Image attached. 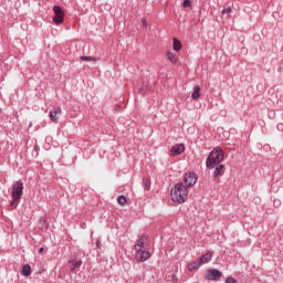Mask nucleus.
<instances>
[{"label": "nucleus", "instance_id": "16", "mask_svg": "<svg viewBox=\"0 0 283 283\" xmlns=\"http://www.w3.org/2000/svg\"><path fill=\"white\" fill-rule=\"evenodd\" d=\"M192 101H198L200 98V86H195L193 92L191 93Z\"/></svg>", "mask_w": 283, "mask_h": 283}, {"label": "nucleus", "instance_id": "18", "mask_svg": "<svg viewBox=\"0 0 283 283\" xmlns=\"http://www.w3.org/2000/svg\"><path fill=\"white\" fill-rule=\"evenodd\" d=\"M71 263V271H76V269H80L81 264H83V261H70Z\"/></svg>", "mask_w": 283, "mask_h": 283}, {"label": "nucleus", "instance_id": "2", "mask_svg": "<svg viewBox=\"0 0 283 283\" xmlns=\"http://www.w3.org/2000/svg\"><path fill=\"white\" fill-rule=\"evenodd\" d=\"M188 196L189 191L187 190V187H185L184 184L175 185L170 192L172 202H177L178 205H182L184 202H186Z\"/></svg>", "mask_w": 283, "mask_h": 283}, {"label": "nucleus", "instance_id": "10", "mask_svg": "<svg viewBox=\"0 0 283 283\" xmlns=\"http://www.w3.org/2000/svg\"><path fill=\"white\" fill-rule=\"evenodd\" d=\"M211 258H213V252H207L199 259V262L201 265L209 264V261L211 260Z\"/></svg>", "mask_w": 283, "mask_h": 283}, {"label": "nucleus", "instance_id": "22", "mask_svg": "<svg viewBox=\"0 0 283 283\" xmlns=\"http://www.w3.org/2000/svg\"><path fill=\"white\" fill-rule=\"evenodd\" d=\"M182 8H191V0H185L182 3Z\"/></svg>", "mask_w": 283, "mask_h": 283}, {"label": "nucleus", "instance_id": "13", "mask_svg": "<svg viewBox=\"0 0 283 283\" xmlns=\"http://www.w3.org/2000/svg\"><path fill=\"white\" fill-rule=\"evenodd\" d=\"M231 12H233V9L231 8V6L226 4L223 7V10L221 11V14L222 15L227 14V19H231Z\"/></svg>", "mask_w": 283, "mask_h": 283}, {"label": "nucleus", "instance_id": "23", "mask_svg": "<svg viewBox=\"0 0 283 283\" xmlns=\"http://www.w3.org/2000/svg\"><path fill=\"white\" fill-rule=\"evenodd\" d=\"M143 25L147 27V21L146 20L143 21Z\"/></svg>", "mask_w": 283, "mask_h": 283}, {"label": "nucleus", "instance_id": "6", "mask_svg": "<svg viewBox=\"0 0 283 283\" xmlns=\"http://www.w3.org/2000/svg\"><path fill=\"white\" fill-rule=\"evenodd\" d=\"M186 187H193L198 182V175L196 172H187L184 177Z\"/></svg>", "mask_w": 283, "mask_h": 283}, {"label": "nucleus", "instance_id": "9", "mask_svg": "<svg viewBox=\"0 0 283 283\" xmlns=\"http://www.w3.org/2000/svg\"><path fill=\"white\" fill-rule=\"evenodd\" d=\"M219 277H222V272L218 270H209L207 274L208 280H218Z\"/></svg>", "mask_w": 283, "mask_h": 283}, {"label": "nucleus", "instance_id": "24", "mask_svg": "<svg viewBox=\"0 0 283 283\" xmlns=\"http://www.w3.org/2000/svg\"><path fill=\"white\" fill-rule=\"evenodd\" d=\"M44 249L40 248L39 253H43Z\"/></svg>", "mask_w": 283, "mask_h": 283}, {"label": "nucleus", "instance_id": "12", "mask_svg": "<svg viewBox=\"0 0 283 283\" xmlns=\"http://www.w3.org/2000/svg\"><path fill=\"white\" fill-rule=\"evenodd\" d=\"M200 266H202L200 260L193 261L192 263L188 264V271H198Z\"/></svg>", "mask_w": 283, "mask_h": 283}, {"label": "nucleus", "instance_id": "1", "mask_svg": "<svg viewBox=\"0 0 283 283\" xmlns=\"http://www.w3.org/2000/svg\"><path fill=\"white\" fill-rule=\"evenodd\" d=\"M149 258H151V253H149V238L142 235L135 244V260L137 262H147Z\"/></svg>", "mask_w": 283, "mask_h": 283}, {"label": "nucleus", "instance_id": "11", "mask_svg": "<svg viewBox=\"0 0 283 283\" xmlns=\"http://www.w3.org/2000/svg\"><path fill=\"white\" fill-rule=\"evenodd\" d=\"M219 176H224V165H219L213 172V178H219Z\"/></svg>", "mask_w": 283, "mask_h": 283}, {"label": "nucleus", "instance_id": "3", "mask_svg": "<svg viewBox=\"0 0 283 283\" xmlns=\"http://www.w3.org/2000/svg\"><path fill=\"white\" fill-rule=\"evenodd\" d=\"M222 160H224V151H222V148L216 147L209 154L206 161V167L208 169H216V167H218L219 163H222Z\"/></svg>", "mask_w": 283, "mask_h": 283}, {"label": "nucleus", "instance_id": "5", "mask_svg": "<svg viewBox=\"0 0 283 283\" xmlns=\"http://www.w3.org/2000/svg\"><path fill=\"white\" fill-rule=\"evenodd\" d=\"M53 12H54L53 22L56 25H61L63 21H65V11H63V8L59 6H54Z\"/></svg>", "mask_w": 283, "mask_h": 283}, {"label": "nucleus", "instance_id": "14", "mask_svg": "<svg viewBox=\"0 0 283 283\" xmlns=\"http://www.w3.org/2000/svg\"><path fill=\"white\" fill-rule=\"evenodd\" d=\"M166 56H167L168 61H170V63H174V64L178 63V56L174 52L168 51L166 53Z\"/></svg>", "mask_w": 283, "mask_h": 283}, {"label": "nucleus", "instance_id": "17", "mask_svg": "<svg viewBox=\"0 0 283 283\" xmlns=\"http://www.w3.org/2000/svg\"><path fill=\"white\" fill-rule=\"evenodd\" d=\"M31 273H32V268L28 264L23 265L22 275H24V277H28Z\"/></svg>", "mask_w": 283, "mask_h": 283}, {"label": "nucleus", "instance_id": "7", "mask_svg": "<svg viewBox=\"0 0 283 283\" xmlns=\"http://www.w3.org/2000/svg\"><path fill=\"white\" fill-rule=\"evenodd\" d=\"M61 114H63V109L60 106L54 107L49 113V118L52 123H59V118H61Z\"/></svg>", "mask_w": 283, "mask_h": 283}, {"label": "nucleus", "instance_id": "4", "mask_svg": "<svg viewBox=\"0 0 283 283\" xmlns=\"http://www.w3.org/2000/svg\"><path fill=\"white\" fill-rule=\"evenodd\" d=\"M21 196H23V184L22 181H15L11 190L12 200L10 207H12V209H17L19 202H21Z\"/></svg>", "mask_w": 283, "mask_h": 283}, {"label": "nucleus", "instance_id": "21", "mask_svg": "<svg viewBox=\"0 0 283 283\" xmlns=\"http://www.w3.org/2000/svg\"><path fill=\"white\" fill-rule=\"evenodd\" d=\"M80 59L81 61H85L87 63H91L92 61H97L96 57H92V56H81Z\"/></svg>", "mask_w": 283, "mask_h": 283}, {"label": "nucleus", "instance_id": "20", "mask_svg": "<svg viewBox=\"0 0 283 283\" xmlns=\"http://www.w3.org/2000/svg\"><path fill=\"white\" fill-rule=\"evenodd\" d=\"M144 189L146 191H149V189H151V182L149 181V179L144 180Z\"/></svg>", "mask_w": 283, "mask_h": 283}, {"label": "nucleus", "instance_id": "19", "mask_svg": "<svg viewBox=\"0 0 283 283\" xmlns=\"http://www.w3.org/2000/svg\"><path fill=\"white\" fill-rule=\"evenodd\" d=\"M117 202L120 207H125V205H127V198H125V196H119Z\"/></svg>", "mask_w": 283, "mask_h": 283}, {"label": "nucleus", "instance_id": "15", "mask_svg": "<svg viewBox=\"0 0 283 283\" xmlns=\"http://www.w3.org/2000/svg\"><path fill=\"white\" fill-rule=\"evenodd\" d=\"M172 49L175 52H180L182 50V43L178 39H174Z\"/></svg>", "mask_w": 283, "mask_h": 283}, {"label": "nucleus", "instance_id": "8", "mask_svg": "<svg viewBox=\"0 0 283 283\" xmlns=\"http://www.w3.org/2000/svg\"><path fill=\"white\" fill-rule=\"evenodd\" d=\"M185 151V146L182 144H178L171 147L170 156H180Z\"/></svg>", "mask_w": 283, "mask_h": 283}]
</instances>
